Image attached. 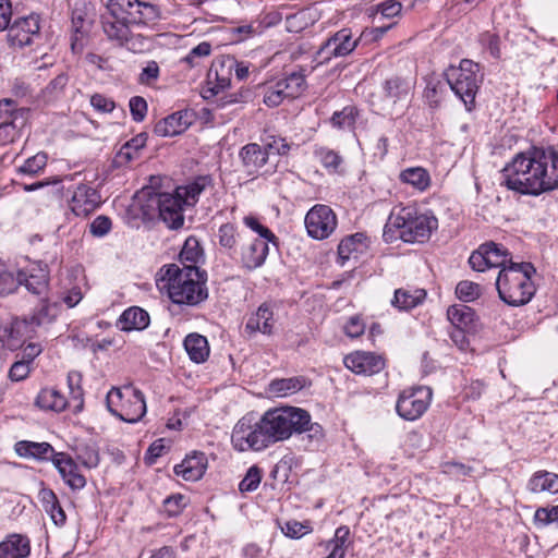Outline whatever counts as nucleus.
<instances>
[{"mask_svg":"<svg viewBox=\"0 0 558 558\" xmlns=\"http://www.w3.org/2000/svg\"><path fill=\"white\" fill-rule=\"evenodd\" d=\"M501 185L533 196L557 189L558 153L534 149L517 154L501 170Z\"/></svg>","mask_w":558,"mask_h":558,"instance_id":"1","label":"nucleus"},{"mask_svg":"<svg viewBox=\"0 0 558 558\" xmlns=\"http://www.w3.org/2000/svg\"><path fill=\"white\" fill-rule=\"evenodd\" d=\"M166 289L169 299L178 305L196 306L208 298L207 275L198 267H180L177 264L163 268Z\"/></svg>","mask_w":558,"mask_h":558,"instance_id":"2","label":"nucleus"},{"mask_svg":"<svg viewBox=\"0 0 558 558\" xmlns=\"http://www.w3.org/2000/svg\"><path fill=\"white\" fill-rule=\"evenodd\" d=\"M438 228L434 216L418 213L414 206H396L392 208L384 228L386 241L401 239L403 242H424Z\"/></svg>","mask_w":558,"mask_h":558,"instance_id":"3","label":"nucleus"},{"mask_svg":"<svg viewBox=\"0 0 558 558\" xmlns=\"http://www.w3.org/2000/svg\"><path fill=\"white\" fill-rule=\"evenodd\" d=\"M535 267L527 262H510L508 267L499 270L496 278V289L499 299L509 306L527 304L535 294L532 276Z\"/></svg>","mask_w":558,"mask_h":558,"instance_id":"4","label":"nucleus"},{"mask_svg":"<svg viewBox=\"0 0 558 558\" xmlns=\"http://www.w3.org/2000/svg\"><path fill=\"white\" fill-rule=\"evenodd\" d=\"M267 439L271 445L289 439L310 422V413L294 407L276 408L266 411L259 418Z\"/></svg>","mask_w":558,"mask_h":558,"instance_id":"5","label":"nucleus"},{"mask_svg":"<svg viewBox=\"0 0 558 558\" xmlns=\"http://www.w3.org/2000/svg\"><path fill=\"white\" fill-rule=\"evenodd\" d=\"M480 70L478 63L470 59H462L459 66L451 65L445 72L447 84L469 111L474 106L475 96L483 80Z\"/></svg>","mask_w":558,"mask_h":558,"instance_id":"6","label":"nucleus"},{"mask_svg":"<svg viewBox=\"0 0 558 558\" xmlns=\"http://www.w3.org/2000/svg\"><path fill=\"white\" fill-rule=\"evenodd\" d=\"M106 403L111 414L128 423L138 422L146 413L143 392L132 386L112 388L107 393Z\"/></svg>","mask_w":558,"mask_h":558,"instance_id":"7","label":"nucleus"},{"mask_svg":"<svg viewBox=\"0 0 558 558\" xmlns=\"http://www.w3.org/2000/svg\"><path fill=\"white\" fill-rule=\"evenodd\" d=\"M129 22H131L129 19L108 11L101 16L102 31L108 39L136 53L147 50L149 39L141 34H133Z\"/></svg>","mask_w":558,"mask_h":558,"instance_id":"8","label":"nucleus"},{"mask_svg":"<svg viewBox=\"0 0 558 558\" xmlns=\"http://www.w3.org/2000/svg\"><path fill=\"white\" fill-rule=\"evenodd\" d=\"M231 442L233 448L240 452L260 451L270 446L260 420L253 422L250 416H243L234 425Z\"/></svg>","mask_w":558,"mask_h":558,"instance_id":"9","label":"nucleus"},{"mask_svg":"<svg viewBox=\"0 0 558 558\" xmlns=\"http://www.w3.org/2000/svg\"><path fill=\"white\" fill-rule=\"evenodd\" d=\"M185 202L179 196L175 191L174 194L170 193H154L149 194L147 199L148 208H156L159 218L170 228L179 229L184 223L183 206Z\"/></svg>","mask_w":558,"mask_h":558,"instance_id":"10","label":"nucleus"},{"mask_svg":"<svg viewBox=\"0 0 558 558\" xmlns=\"http://www.w3.org/2000/svg\"><path fill=\"white\" fill-rule=\"evenodd\" d=\"M432 389L428 387H416L403 390L398 398L397 413L407 421L420 418L428 409L432 400Z\"/></svg>","mask_w":558,"mask_h":558,"instance_id":"11","label":"nucleus"},{"mask_svg":"<svg viewBox=\"0 0 558 558\" xmlns=\"http://www.w3.org/2000/svg\"><path fill=\"white\" fill-rule=\"evenodd\" d=\"M8 43L13 48L29 46L40 38V17L31 14L15 20L7 28Z\"/></svg>","mask_w":558,"mask_h":558,"instance_id":"12","label":"nucleus"},{"mask_svg":"<svg viewBox=\"0 0 558 558\" xmlns=\"http://www.w3.org/2000/svg\"><path fill=\"white\" fill-rule=\"evenodd\" d=\"M360 37H355L351 28H342L330 36L317 51L322 62L332 58L347 57L357 47Z\"/></svg>","mask_w":558,"mask_h":558,"instance_id":"13","label":"nucleus"},{"mask_svg":"<svg viewBox=\"0 0 558 558\" xmlns=\"http://www.w3.org/2000/svg\"><path fill=\"white\" fill-rule=\"evenodd\" d=\"M70 193L68 206L70 211L76 217H88L101 204L100 193L88 184L80 183Z\"/></svg>","mask_w":558,"mask_h":558,"instance_id":"14","label":"nucleus"},{"mask_svg":"<svg viewBox=\"0 0 558 558\" xmlns=\"http://www.w3.org/2000/svg\"><path fill=\"white\" fill-rule=\"evenodd\" d=\"M307 233L313 239L328 238L337 227V218L327 205H315L305 216Z\"/></svg>","mask_w":558,"mask_h":558,"instance_id":"15","label":"nucleus"},{"mask_svg":"<svg viewBox=\"0 0 558 558\" xmlns=\"http://www.w3.org/2000/svg\"><path fill=\"white\" fill-rule=\"evenodd\" d=\"M35 335L34 326L27 318H13L0 326V341L11 351L22 348Z\"/></svg>","mask_w":558,"mask_h":558,"instance_id":"16","label":"nucleus"},{"mask_svg":"<svg viewBox=\"0 0 558 558\" xmlns=\"http://www.w3.org/2000/svg\"><path fill=\"white\" fill-rule=\"evenodd\" d=\"M343 362L353 373L366 376L377 374L385 367V361L380 355L365 351L348 354Z\"/></svg>","mask_w":558,"mask_h":558,"instance_id":"17","label":"nucleus"},{"mask_svg":"<svg viewBox=\"0 0 558 558\" xmlns=\"http://www.w3.org/2000/svg\"><path fill=\"white\" fill-rule=\"evenodd\" d=\"M49 271L46 264L33 263L17 272L19 284L36 295H41L48 288Z\"/></svg>","mask_w":558,"mask_h":558,"instance_id":"18","label":"nucleus"},{"mask_svg":"<svg viewBox=\"0 0 558 558\" xmlns=\"http://www.w3.org/2000/svg\"><path fill=\"white\" fill-rule=\"evenodd\" d=\"M275 325L274 312L267 303H263L246 319L244 335L252 339L257 333L270 336Z\"/></svg>","mask_w":558,"mask_h":558,"instance_id":"19","label":"nucleus"},{"mask_svg":"<svg viewBox=\"0 0 558 558\" xmlns=\"http://www.w3.org/2000/svg\"><path fill=\"white\" fill-rule=\"evenodd\" d=\"M53 465L71 489L76 490L85 487L86 478L81 474L78 465L69 454L59 452L53 456Z\"/></svg>","mask_w":558,"mask_h":558,"instance_id":"20","label":"nucleus"},{"mask_svg":"<svg viewBox=\"0 0 558 558\" xmlns=\"http://www.w3.org/2000/svg\"><path fill=\"white\" fill-rule=\"evenodd\" d=\"M413 89L414 81L412 78L398 75L385 80L381 85L384 99L392 105L408 100Z\"/></svg>","mask_w":558,"mask_h":558,"instance_id":"21","label":"nucleus"},{"mask_svg":"<svg viewBox=\"0 0 558 558\" xmlns=\"http://www.w3.org/2000/svg\"><path fill=\"white\" fill-rule=\"evenodd\" d=\"M269 243L262 239H254L243 246L240 253L242 266L247 270L262 267L269 254Z\"/></svg>","mask_w":558,"mask_h":558,"instance_id":"22","label":"nucleus"},{"mask_svg":"<svg viewBox=\"0 0 558 558\" xmlns=\"http://www.w3.org/2000/svg\"><path fill=\"white\" fill-rule=\"evenodd\" d=\"M207 469V458L203 452L187 456L181 463L174 465L173 471L185 481H198Z\"/></svg>","mask_w":558,"mask_h":558,"instance_id":"23","label":"nucleus"},{"mask_svg":"<svg viewBox=\"0 0 558 558\" xmlns=\"http://www.w3.org/2000/svg\"><path fill=\"white\" fill-rule=\"evenodd\" d=\"M191 124L187 111H177L155 124L154 133L162 137H171L183 133Z\"/></svg>","mask_w":558,"mask_h":558,"instance_id":"24","label":"nucleus"},{"mask_svg":"<svg viewBox=\"0 0 558 558\" xmlns=\"http://www.w3.org/2000/svg\"><path fill=\"white\" fill-rule=\"evenodd\" d=\"M15 452L22 458L35 459L38 461L51 460L56 452L49 442H35L29 440H21L15 444Z\"/></svg>","mask_w":558,"mask_h":558,"instance_id":"25","label":"nucleus"},{"mask_svg":"<svg viewBox=\"0 0 558 558\" xmlns=\"http://www.w3.org/2000/svg\"><path fill=\"white\" fill-rule=\"evenodd\" d=\"M31 554V541L26 535L10 534L0 543V558H26Z\"/></svg>","mask_w":558,"mask_h":558,"instance_id":"26","label":"nucleus"},{"mask_svg":"<svg viewBox=\"0 0 558 558\" xmlns=\"http://www.w3.org/2000/svg\"><path fill=\"white\" fill-rule=\"evenodd\" d=\"M240 158L248 174L257 172L267 162V151L256 143H250L240 150Z\"/></svg>","mask_w":558,"mask_h":558,"instance_id":"27","label":"nucleus"},{"mask_svg":"<svg viewBox=\"0 0 558 558\" xmlns=\"http://www.w3.org/2000/svg\"><path fill=\"white\" fill-rule=\"evenodd\" d=\"M149 322V314L145 310L132 306L121 314L118 326L123 331L144 330Z\"/></svg>","mask_w":558,"mask_h":558,"instance_id":"28","label":"nucleus"},{"mask_svg":"<svg viewBox=\"0 0 558 558\" xmlns=\"http://www.w3.org/2000/svg\"><path fill=\"white\" fill-rule=\"evenodd\" d=\"M38 498L44 510L49 514L52 522L57 526H63L66 522V515L53 490L50 488H41L39 490Z\"/></svg>","mask_w":558,"mask_h":558,"instance_id":"29","label":"nucleus"},{"mask_svg":"<svg viewBox=\"0 0 558 558\" xmlns=\"http://www.w3.org/2000/svg\"><path fill=\"white\" fill-rule=\"evenodd\" d=\"M35 404L45 411L61 412L69 405V401L59 390L43 388L36 397Z\"/></svg>","mask_w":558,"mask_h":558,"instance_id":"30","label":"nucleus"},{"mask_svg":"<svg viewBox=\"0 0 558 558\" xmlns=\"http://www.w3.org/2000/svg\"><path fill=\"white\" fill-rule=\"evenodd\" d=\"M184 349L194 363H203L209 356V344L206 337L199 333H190L184 339Z\"/></svg>","mask_w":558,"mask_h":558,"instance_id":"31","label":"nucleus"},{"mask_svg":"<svg viewBox=\"0 0 558 558\" xmlns=\"http://www.w3.org/2000/svg\"><path fill=\"white\" fill-rule=\"evenodd\" d=\"M425 298L426 291L424 289L400 288L395 291L391 304L400 311H409L420 305Z\"/></svg>","mask_w":558,"mask_h":558,"instance_id":"32","label":"nucleus"},{"mask_svg":"<svg viewBox=\"0 0 558 558\" xmlns=\"http://www.w3.org/2000/svg\"><path fill=\"white\" fill-rule=\"evenodd\" d=\"M527 488L532 493L558 494V474L538 471L530 478Z\"/></svg>","mask_w":558,"mask_h":558,"instance_id":"33","label":"nucleus"},{"mask_svg":"<svg viewBox=\"0 0 558 558\" xmlns=\"http://www.w3.org/2000/svg\"><path fill=\"white\" fill-rule=\"evenodd\" d=\"M211 184V179L208 175H201L184 186L177 187V192L185 202V205H194L198 196Z\"/></svg>","mask_w":558,"mask_h":558,"instance_id":"34","label":"nucleus"},{"mask_svg":"<svg viewBox=\"0 0 558 558\" xmlns=\"http://www.w3.org/2000/svg\"><path fill=\"white\" fill-rule=\"evenodd\" d=\"M365 247L364 235L355 233L344 238L338 245V259L341 266L351 258L353 254H357ZM356 258L357 255H354Z\"/></svg>","mask_w":558,"mask_h":558,"instance_id":"35","label":"nucleus"},{"mask_svg":"<svg viewBox=\"0 0 558 558\" xmlns=\"http://www.w3.org/2000/svg\"><path fill=\"white\" fill-rule=\"evenodd\" d=\"M82 374L77 371H71L68 374L66 381L70 393L69 404H73V412L80 413L84 408V391L82 388Z\"/></svg>","mask_w":558,"mask_h":558,"instance_id":"36","label":"nucleus"},{"mask_svg":"<svg viewBox=\"0 0 558 558\" xmlns=\"http://www.w3.org/2000/svg\"><path fill=\"white\" fill-rule=\"evenodd\" d=\"M217 238L219 245L226 250L230 256H233L238 252L241 233L236 226L230 222L221 225L218 229Z\"/></svg>","mask_w":558,"mask_h":558,"instance_id":"37","label":"nucleus"},{"mask_svg":"<svg viewBox=\"0 0 558 558\" xmlns=\"http://www.w3.org/2000/svg\"><path fill=\"white\" fill-rule=\"evenodd\" d=\"M482 246L489 268L502 269L504 267H508L510 262H512L511 258H509L510 253L502 245L488 242L482 244Z\"/></svg>","mask_w":558,"mask_h":558,"instance_id":"38","label":"nucleus"},{"mask_svg":"<svg viewBox=\"0 0 558 558\" xmlns=\"http://www.w3.org/2000/svg\"><path fill=\"white\" fill-rule=\"evenodd\" d=\"M400 180L410 184L418 191H425L430 185V175L428 171L422 167H412L400 172Z\"/></svg>","mask_w":558,"mask_h":558,"instance_id":"39","label":"nucleus"},{"mask_svg":"<svg viewBox=\"0 0 558 558\" xmlns=\"http://www.w3.org/2000/svg\"><path fill=\"white\" fill-rule=\"evenodd\" d=\"M303 377H291L272 380L269 384V392L277 398L293 395L304 387Z\"/></svg>","mask_w":558,"mask_h":558,"instance_id":"40","label":"nucleus"},{"mask_svg":"<svg viewBox=\"0 0 558 558\" xmlns=\"http://www.w3.org/2000/svg\"><path fill=\"white\" fill-rule=\"evenodd\" d=\"M72 29L74 35L71 38V47L74 51L78 45L80 39L89 32L92 21L88 19L86 11L83 8H75L72 11Z\"/></svg>","mask_w":558,"mask_h":558,"instance_id":"41","label":"nucleus"},{"mask_svg":"<svg viewBox=\"0 0 558 558\" xmlns=\"http://www.w3.org/2000/svg\"><path fill=\"white\" fill-rule=\"evenodd\" d=\"M288 98H296L306 88L305 75L302 72H292L277 81Z\"/></svg>","mask_w":558,"mask_h":558,"instance_id":"42","label":"nucleus"},{"mask_svg":"<svg viewBox=\"0 0 558 558\" xmlns=\"http://www.w3.org/2000/svg\"><path fill=\"white\" fill-rule=\"evenodd\" d=\"M203 257V250L194 236H189L180 252L179 258L182 267H197Z\"/></svg>","mask_w":558,"mask_h":558,"instance_id":"43","label":"nucleus"},{"mask_svg":"<svg viewBox=\"0 0 558 558\" xmlns=\"http://www.w3.org/2000/svg\"><path fill=\"white\" fill-rule=\"evenodd\" d=\"M448 319L458 328H468L472 326L475 319V312L468 305H452L447 311Z\"/></svg>","mask_w":558,"mask_h":558,"instance_id":"44","label":"nucleus"},{"mask_svg":"<svg viewBox=\"0 0 558 558\" xmlns=\"http://www.w3.org/2000/svg\"><path fill=\"white\" fill-rule=\"evenodd\" d=\"M29 110L26 108H19L16 102L12 99L5 98L0 100V120L1 122H14L21 118L24 124L27 122Z\"/></svg>","mask_w":558,"mask_h":558,"instance_id":"45","label":"nucleus"},{"mask_svg":"<svg viewBox=\"0 0 558 558\" xmlns=\"http://www.w3.org/2000/svg\"><path fill=\"white\" fill-rule=\"evenodd\" d=\"M59 312L58 305L54 303L44 302L40 307L28 319L29 323L36 328L47 326L53 322Z\"/></svg>","mask_w":558,"mask_h":558,"instance_id":"46","label":"nucleus"},{"mask_svg":"<svg viewBox=\"0 0 558 558\" xmlns=\"http://www.w3.org/2000/svg\"><path fill=\"white\" fill-rule=\"evenodd\" d=\"M447 82L444 83L439 80H429L424 89V99L430 108H438L444 99L446 93Z\"/></svg>","mask_w":558,"mask_h":558,"instance_id":"47","label":"nucleus"},{"mask_svg":"<svg viewBox=\"0 0 558 558\" xmlns=\"http://www.w3.org/2000/svg\"><path fill=\"white\" fill-rule=\"evenodd\" d=\"M350 530L345 525L339 526L335 532V537L331 539L327 548L330 549V553L325 558H344L345 554V543L349 538Z\"/></svg>","mask_w":558,"mask_h":558,"instance_id":"48","label":"nucleus"},{"mask_svg":"<svg viewBox=\"0 0 558 558\" xmlns=\"http://www.w3.org/2000/svg\"><path fill=\"white\" fill-rule=\"evenodd\" d=\"M146 144V134L141 133L128 141L119 150L117 158L119 162H130L137 157L138 151Z\"/></svg>","mask_w":558,"mask_h":558,"instance_id":"49","label":"nucleus"},{"mask_svg":"<svg viewBox=\"0 0 558 558\" xmlns=\"http://www.w3.org/2000/svg\"><path fill=\"white\" fill-rule=\"evenodd\" d=\"M138 1L140 0H109L107 11L132 21L136 9L140 8Z\"/></svg>","mask_w":558,"mask_h":558,"instance_id":"50","label":"nucleus"},{"mask_svg":"<svg viewBox=\"0 0 558 558\" xmlns=\"http://www.w3.org/2000/svg\"><path fill=\"white\" fill-rule=\"evenodd\" d=\"M25 125L21 118L15 122H0V146L14 143L21 136V131Z\"/></svg>","mask_w":558,"mask_h":558,"instance_id":"51","label":"nucleus"},{"mask_svg":"<svg viewBox=\"0 0 558 558\" xmlns=\"http://www.w3.org/2000/svg\"><path fill=\"white\" fill-rule=\"evenodd\" d=\"M138 9L135 11V15L132 20L134 23L148 24L155 22L160 17V11L158 7L149 2L138 1Z\"/></svg>","mask_w":558,"mask_h":558,"instance_id":"52","label":"nucleus"},{"mask_svg":"<svg viewBox=\"0 0 558 558\" xmlns=\"http://www.w3.org/2000/svg\"><path fill=\"white\" fill-rule=\"evenodd\" d=\"M456 294L463 302H473L482 294V287L470 280L460 281L456 288Z\"/></svg>","mask_w":558,"mask_h":558,"instance_id":"53","label":"nucleus"},{"mask_svg":"<svg viewBox=\"0 0 558 558\" xmlns=\"http://www.w3.org/2000/svg\"><path fill=\"white\" fill-rule=\"evenodd\" d=\"M478 43L494 59L501 58V39L498 34L484 32L478 36Z\"/></svg>","mask_w":558,"mask_h":558,"instance_id":"54","label":"nucleus"},{"mask_svg":"<svg viewBox=\"0 0 558 558\" xmlns=\"http://www.w3.org/2000/svg\"><path fill=\"white\" fill-rule=\"evenodd\" d=\"M47 165V155L38 153L35 156L27 158L22 166L19 167V173L26 175L38 174Z\"/></svg>","mask_w":558,"mask_h":558,"instance_id":"55","label":"nucleus"},{"mask_svg":"<svg viewBox=\"0 0 558 558\" xmlns=\"http://www.w3.org/2000/svg\"><path fill=\"white\" fill-rule=\"evenodd\" d=\"M356 110L354 107H344L340 111L333 112L330 122L335 128L345 129L352 128L355 123Z\"/></svg>","mask_w":558,"mask_h":558,"instance_id":"56","label":"nucleus"},{"mask_svg":"<svg viewBox=\"0 0 558 558\" xmlns=\"http://www.w3.org/2000/svg\"><path fill=\"white\" fill-rule=\"evenodd\" d=\"M534 524L538 527L558 525V506L538 508L534 514Z\"/></svg>","mask_w":558,"mask_h":558,"instance_id":"57","label":"nucleus"},{"mask_svg":"<svg viewBox=\"0 0 558 558\" xmlns=\"http://www.w3.org/2000/svg\"><path fill=\"white\" fill-rule=\"evenodd\" d=\"M262 481V470L257 465H252L244 478L239 484L241 493H250L257 489Z\"/></svg>","mask_w":558,"mask_h":558,"instance_id":"58","label":"nucleus"},{"mask_svg":"<svg viewBox=\"0 0 558 558\" xmlns=\"http://www.w3.org/2000/svg\"><path fill=\"white\" fill-rule=\"evenodd\" d=\"M243 223L247 228H250L252 231L256 232L259 235L258 239H262V240H265V241L276 244L277 236L274 234V232L270 229H268L267 227L262 225L256 217L245 216L243 218Z\"/></svg>","mask_w":558,"mask_h":558,"instance_id":"59","label":"nucleus"},{"mask_svg":"<svg viewBox=\"0 0 558 558\" xmlns=\"http://www.w3.org/2000/svg\"><path fill=\"white\" fill-rule=\"evenodd\" d=\"M69 83L66 73H60L52 78L44 89L45 95L50 99H56L61 96Z\"/></svg>","mask_w":558,"mask_h":558,"instance_id":"60","label":"nucleus"},{"mask_svg":"<svg viewBox=\"0 0 558 558\" xmlns=\"http://www.w3.org/2000/svg\"><path fill=\"white\" fill-rule=\"evenodd\" d=\"M77 460L87 469L96 468L99 464V453L93 446H83L77 450Z\"/></svg>","mask_w":558,"mask_h":558,"instance_id":"61","label":"nucleus"},{"mask_svg":"<svg viewBox=\"0 0 558 558\" xmlns=\"http://www.w3.org/2000/svg\"><path fill=\"white\" fill-rule=\"evenodd\" d=\"M284 99H288L284 92L279 87V83L276 82L266 87L264 94V104L270 108L279 106Z\"/></svg>","mask_w":558,"mask_h":558,"instance_id":"62","label":"nucleus"},{"mask_svg":"<svg viewBox=\"0 0 558 558\" xmlns=\"http://www.w3.org/2000/svg\"><path fill=\"white\" fill-rule=\"evenodd\" d=\"M185 507V497L181 494H174L167 497L162 502L163 511L169 517L179 515Z\"/></svg>","mask_w":558,"mask_h":558,"instance_id":"63","label":"nucleus"},{"mask_svg":"<svg viewBox=\"0 0 558 558\" xmlns=\"http://www.w3.org/2000/svg\"><path fill=\"white\" fill-rule=\"evenodd\" d=\"M291 145L282 137L270 136L265 143L263 149L267 151V158L269 155H281L284 156L289 153Z\"/></svg>","mask_w":558,"mask_h":558,"instance_id":"64","label":"nucleus"}]
</instances>
